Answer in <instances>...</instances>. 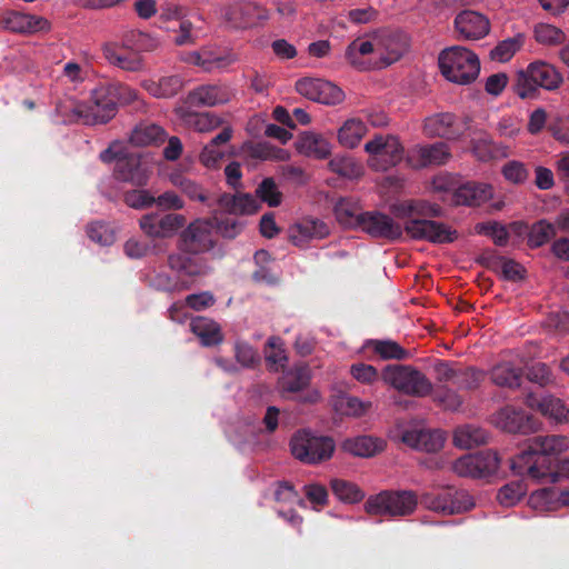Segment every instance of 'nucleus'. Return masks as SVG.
Returning a JSON list of instances; mask_svg holds the SVG:
<instances>
[{
	"instance_id": "f257e3e1",
	"label": "nucleus",
	"mask_w": 569,
	"mask_h": 569,
	"mask_svg": "<svg viewBox=\"0 0 569 569\" xmlns=\"http://www.w3.org/2000/svg\"><path fill=\"white\" fill-rule=\"evenodd\" d=\"M417 505L418 498L413 491H382L369 497L365 509L373 516L406 517L413 513Z\"/></svg>"
},
{
	"instance_id": "f03ea898",
	"label": "nucleus",
	"mask_w": 569,
	"mask_h": 569,
	"mask_svg": "<svg viewBox=\"0 0 569 569\" xmlns=\"http://www.w3.org/2000/svg\"><path fill=\"white\" fill-rule=\"evenodd\" d=\"M295 458L305 463H319L329 459L335 451V442L329 437L316 436L309 431H298L290 441Z\"/></svg>"
},
{
	"instance_id": "7ed1b4c3",
	"label": "nucleus",
	"mask_w": 569,
	"mask_h": 569,
	"mask_svg": "<svg viewBox=\"0 0 569 569\" xmlns=\"http://www.w3.org/2000/svg\"><path fill=\"white\" fill-rule=\"evenodd\" d=\"M382 380L410 396L425 397L432 390L430 380L422 372L408 366H387L382 371Z\"/></svg>"
},
{
	"instance_id": "20e7f679",
	"label": "nucleus",
	"mask_w": 569,
	"mask_h": 569,
	"mask_svg": "<svg viewBox=\"0 0 569 569\" xmlns=\"http://www.w3.org/2000/svg\"><path fill=\"white\" fill-rule=\"evenodd\" d=\"M365 151L369 154V167L377 171H386L403 159V147L390 134L375 136L365 144Z\"/></svg>"
},
{
	"instance_id": "39448f33",
	"label": "nucleus",
	"mask_w": 569,
	"mask_h": 569,
	"mask_svg": "<svg viewBox=\"0 0 569 569\" xmlns=\"http://www.w3.org/2000/svg\"><path fill=\"white\" fill-rule=\"evenodd\" d=\"M512 471L519 476H526L535 482H555L557 473L552 472V460L529 448L517 455L510 465Z\"/></svg>"
},
{
	"instance_id": "423d86ee",
	"label": "nucleus",
	"mask_w": 569,
	"mask_h": 569,
	"mask_svg": "<svg viewBox=\"0 0 569 569\" xmlns=\"http://www.w3.org/2000/svg\"><path fill=\"white\" fill-rule=\"evenodd\" d=\"M421 500L428 509L445 515L465 512L475 507L473 498L468 491L455 488H447L439 493H423Z\"/></svg>"
},
{
	"instance_id": "0eeeda50",
	"label": "nucleus",
	"mask_w": 569,
	"mask_h": 569,
	"mask_svg": "<svg viewBox=\"0 0 569 569\" xmlns=\"http://www.w3.org/2000/svg\"><path fill=\"white\" fill-rule=\"evenodd\" d=\"M376 66L388 68L399 61L409 49L406 33L390 30L377 31Z\"/></svg>"
},
{
	"instance_id": "6e6552de",
	"label": "nucleus",
	"mask_w": 569,
	"mask_h": 569,
	"mask_svg": "<svg viewBox=\"0 0 569 569\" xmlns=\"http://www.w3.org/2000/svg\"><path fill=\"white\" fill-rule=\"evenodd\" d=\"M405 231L413 239L428 240L435 243L452 242L457 231L430 219L412 218L405 224Z\"/></svg>"
},
{
	"instance_id": "1a4fd4ad",
	"label": "nucleus",
	"mask_w": 569,
	"mask_h": 569,
	"mask_svg": "<svg viewBox=\"0 0 569 569\" xmlns=\"http://www.w3.org/2000/svg\"><path fill=\"white\" fill-rule=\"evenodd\" d=\"M220 18L234 28H247L268 18L267 10L257 3L237 1L219 9Z\"/></svg>"
},
{
	"instance_id": "9d476101",
	"label": "nucleus",
	"mask_w": 569,
	"mask_h": 569,
	"mask_svg": "<svg viewBox=\"0 0 569 569\" xmlns=\"http://www.w3.org/2000/svg\"><path fill=\"white\" fill-rule=\"evenodd\" d=\"M297 91L319 103L338 104L343 101V91L330 81L306 77L296 83Z\"/></svg>"
},
{
	"instance_id": "9b49d317",
	"label": "nucleus",
	"mask_w": 569,
	"mask_h": 569,
	"mask_svg": "<svg viewBox=\"0 0 569 569\" xmlns=\"http://www.w3.org/2000/svg\"><path fill=\"white\" fill-rule=\"evenodd\" d=\"M451 158L445 142L416 144L406 154V162L413 169L446 164Z\"/></svg>"
},
{
	"instance_id": "f8f14e48",
	"label": "nucleus",
	"mask_w": 569,
	"mask_h": 569,
	"mask_svg": "<svg viewBox=\"0 0 569 569\" xmlns=\"http://www.w3.org/2000/svg\"><path fill=\"white\" fill-rule=\"evenodd\" d=\"M186 223L182 214L168 213L160 216L158 213H148L141 217L139 226L141 230L150 238L172 237Z\"/></svg>"
},
{
	"instance_id": "ddd939ff",
	"label": "nucleus",
	"mask_w": 569,
	"mask_h": 569,
	"mask_svg": "<svg viewBox=\"0 0 569 569\" xmlns=\"http://www.w3.org/2000/svg\"><path fill=\"white\" fill-rule=\"evenodd\" d=\"M210 224L203 220L190 223L180 234L178 249L198 254L212 248Z\"/></svg>"
},
{
	"instance_id": "4468645a",
	"label": "nucleus",
	"mask_w": 569,
	"mask_h": 569,
	"mask_svg": "<svg viewBox=\"0 0 569 569\" xmlns=\"http://www.w3.org/2000/svg\"><path fill=\"white\" fill-rule=\"evenodd\" d=\"M526 403L552 423H569V406L560 398L552 395L530 393L527 396Z\"/></svg>"
},
{
	"instance_id": "2eb2a0df",
	"label": "nucleus",
	"mask_w": 569,
	"mask_h": 569,
	"mask_svg": "<svg viewBox=\"0 0 569 569\" xmlns=\"http://www.w3.org/2000/svg\"><path fill=\"white\" fill-rule=\"evenodd\" d=\"M440 71H480L478 56L460 46L443 49L438 57Z\"/></svg>"
},
{
	"instance_id": "dca6fc26",
	"label": "nucleus",
	"mask_w": 569,
	"mask_h": 569,
	"mask_svg": "<svg viewBox=\"0 0 569 569\" xmlns=\"http://www.w3.org/2000/svg\"><path fill=\"white\" fill-rule=\"evenodd\" d=\"M0 28L16 33L32 34L49 31L51 24L40 16L10 11L0 16Z\"/></svg>"
},
{
	"instance_id": "f3484780",
	"label": "nucleus",
	"mask_w": 569,
	"mask_h": 569,
	"mask_svg": "<svg viewBox=\"0 0 569 569\" xmlns=\"http://www.w3.org/2000/svg\"><path fill=\"white\" fill-rule=\"evenodd\" d=\"M182 59L189 64L211 70L230 67L237 57L232 52L216 47H203L198 51L187 53Z\"/></svg>"
},
{
	"instance_id": "a211bd4d",
	"label": "nucleus",
	"mask_w": 569,
	"mask_h": 569,
	"mask_svg": "<svg viewBox=\"0 0 569 569\" xmlns=\"http://www.w3.org/2000/svg\"><path fill=\"white\" fill-rule=\"evenodd\" d=\"M232 97L229 89L217 84L200 86L190 91L178 104L193 108L214 107L228 102Z\"/></svg>"
},
{
	"instance_id": "6ab92c4d",
	"label": "nucleus",
	"mask_w": 569,
	"mask_h": 569,
	"mask_svg": "<svg viewBox=\"0 0 569 569\" xmlns=\"http://www.w3.org/2000/svg\"><path fill=\"white\" fill-rule=\"evenodd\" d=\"M150 171L141 161L140 154L132 153L116 159L114 176L118 180L131 182L134 186H144L149 180Z\"/></svg>"
},
{
	"instance_id": "aec40b11",
	"label": "nucleus",
	"mask_w": 569,
	"mask_h": 569,
	"mask_svg": "<svg viewBox=\"0 0 569 569\" xmlns=\"http://www.w3.org/2000/svg\"><path fill=\"white\" fill-rule=\"evenodd\" d=\"M455 27L459 34L467 40H479L490 31L489 19L480 12L465 10L455 19Z\"/></svg>"
},
{
	"instance_id": "412c9836",
	"label": "nucleus",
	"mask_w": 569,
	"mask_h": 569,
	"mask_svg": "<svg viewBox=\"0 0 569 569\" xmlns=\"http://www.w3.org/2000/svg\"><path fill=\"white\" fill-rule=\"evenodd\" d=\"M375 238L398 239L402 234V228L392 218L380 212H366L359 227Z\"/></svg>"
},
{
	"instance_id": "4be33fe9",
	"label": "nucleus",
	"mask_w": 569,
	"mask_h": 569,
	"mask_svg": "<svg viewBox=\"0 0 569 569\" xmlns=\"http://www.w3.org/2000/svg\"><path fill=\"white\" fill-rule=\"evenodd\" d=\"M192 108L177 103L173 109L178 119L189 129L207 133L216 130L223 123L222 119L218 116L210 112H196Z\"/></svg>"
},
{
	"instance_id": "5701e85b",
	"label": "nucleus",
	"mask_w": 569,
	"mask_h": 569,
	"mask_svg": "<svg viewBox=\"0 0 569 569\" xmlns=\"http://www.w3.org/2000/svg\"><path fill=\"white\" fill-rule=\"evenodd\" d=\"M209 207H218L222 213L229 214H253L260 208V202L249 193L231 196L223 193L214 200H209Z\"/></svg>"
},
{
	"instance_id": "b1692460",
	"label": "nucleus",
	"mask_w": 569,
	"mask_h": 569,
	"mask_svg": "<svg viewBox=\"0 0 569 569\" xmlns=\"http://www.w3.org/2000/svg\"><path fill=\"white\" fill-rule=\"evenodd\" d=\"M562 82L561 73H518L517 92L521 98H530L538 88L555 90Z\"/></svg>"
},
{
	"instance_id": "393cba45",
	"label": "nucleus",
	"mask_w": 569,
	"mask_h": 569,
	"mask_svg": "<svg viewBox=\"0 0 569 569\" xmlns=\"http://www.w3.org/2000/svg\"><path fill=\"white\" fill-rule=\"evenodd\" d=\"M168 266L177 273L187 277L204 276L211 270L204 258L181 250L168 256Z\"/></svg>"
},
{
	"instance_id": "a878e982",
	"label": "nucleus",
	"mask_w": 569,
	"mask_h": 569,
	"mask_svg": "<svg viewBox=\"0 0 569 569\" xmlns=\"http://www.w3.org/2000/svg\"><path fill=\"white\" fill-rule=\"evenodd\" d=\"M401 440L410 448L436 452L443 447L446 437L440 430L412 428L402 432Z\"/></svg>"
},
{
	"instance_id": "bb28decb",
	"label": "nucleus",
	"mask_w": 569,
	"mask_h": 569,
	"mask_svg": "<svg viewBox=\"0 0 569 569\" xmlns=\"http://www.w3.org/2000/svg\"><path fill=\"white\" fill-rule=\"evenodd\" d=\"M329 234L325 222L315 218H306L292 224L288 230L289 240L298 247H303L308 241L322 239Z\"/></svg>"
},
{
	"instance_id": "cd10ccee",
	"label": "nucleus",
	"mask_w": 569,
	"mask_h": 569,
	"mask_svg": "<svg viewBox=\"0 0 569 569\" xmlns=\"http://www.w3.org/2000/svg\"><path fill=\"white\" fill-rule=\"evenodd\" d=\"M392 213L398 218H420L427 219L431 217H439L441 209L439 206L430 203L425 200H405L392 204Z\"/></svg>"
},
{
	"instance_id": "c85d7f7f",
	"label": "nucleus",
	"mask_w": 569,
	"mask_h": 569,
	"mask_svg": "<svg viewBox=\"0 0 569 569\" xmlns=\"http://www.w3.org/2000/svg\"><path fill=\"white\" fill-rule=\"evenodd\" d=\"M423 132L427 137H443L452 139L460 136L462 131L456 123L453 114L439 113L426 118Z\"/></svg>"
},
{
	"instance_id": "c756f323",
	"label": "nucleus",
	"mask_w": 569,
	"mask_h": 569,
	"mask_svg": "<svg viewBox=\"0 0 569 569\" xmlns=\"http://www.w3.org/2000/svg\"><path fill=\"white\" fill-rule=\"evenodd\" d=\"M493 189L488 183L467 182L455 191V202L463 206H480L492 198Z\"/></svg>"
},
{
	"instance_id": "7c9ffc66",
	"label": "nucleus",
	"mask_w": 569,
	"mask_h": 569,
	"mask_svg": "<svg viewBox=\"0 0 569 569\" xmlns=\"http://www.w3.org/2000/svg\"><path fill=\"white\" fill-rule=\"evenodd\" d=\"M333 212L337 221L345 228H359L366 213L359 201L352 197L338 199Z\"/></svg>"
},
{
	"instance_id": "2f4dec72",
	"label": "nucleus",
	"mask_w": 569,
	"mask_h": 569,
	"mask_svg": "<svg viewBox=\"0 0 569 569\" xmlns=\"http://www.w3.org/2000/svg\"><path fill=\"white\" fill-rule=\"evenodd\" d=\"M529 448L549 459L569 450V437L565 435L536 436L528 440Z\"/></svg>"
},
{
	"instance_id": "473e14b6",
	"label": "nucleus",
	"mask_w": 569,
	"mask_h": 569,
	"mask_svg": "<svg viewBox=\"0 0 569 569\" xmlns=\"http://www.w3.org/2000/svg\"><path fill=\"white\" fill-rule=\"evenodd\" d=\"M297 149L300 153L317 159H325L331 153L330 142L323 136L311 131L300 134Z\"/></svg>"
},
{
	"instance_id": "72a5a7b5",
	"label": "nucleus",
	"mask_w": 569,
	"mask_h": 569,
	"mask_svg": "<svg viewBox=\"0 0 569 569\" xmlns=\"http://www.w3.org/2000/svg\"><path fill=\"white\" fill-rule=\"evenodd\" d=\"M190 330L200 339L204 347L217 346L223 340L220 326L206 317L193 318L190 322Z\"/></svg>"
},
{
	"instance_id": "f704fd0d",
	"label": "nucleus",
	"mask_w": 569,
	"mask_h": 569,
	"mask_svg": "<svg viewBox=\"0 0 569 569\" xmlns=\"http://www.w3.org/2000/svg\"><path fill=\"white\" fill-rule=\"evenodd\" d=\"M342 449L357 457L368 458L385 449V441L369 436H358L346 439Z\"/></svg>"
},
{
	"instance_id": "c9c22d12",
	"label": "nucleus",
	"mask_w": 569,
	"mask_h": 569,
	"mask_svg": "<svg viewBox=\"0 0 569 569\" xmlns=\"http://www.w3.org/2000/svg\"><path fill=\"white\" fill-rule=\"evenodd\" d=\"M377 31L359 37L351 41L345 51L346 59L352 67L361 64V58L373 54L376 57L377 49Z\"/></svg>"
},
{
	"instance_id": "e433bc0d",
	"label": "nucleus",
	"mask_w": 569,
	"mask_h": 569,
	"mask_svg": "<svg viewBox=\"0 0 569 569\" xmlns=\"http://www.w3.org/2000/svg\"><path fill=\"white\" fill-rule=\"evenodd\" d=\"M366 123L358 118L347 119L337 132V140L343 148L353 149L367 134Z\"/></svg>"
},
{
	"instance_id": "4c0bfd02",
	"label": "nucleus",
	"mask_w": 569,
	"mask_h": 569,
	"mask_svg": "<svg viewBox=\"0 0 569 569\" xmlns=\"http://www.w3.org/2000/svg\"><path fill=\"white\" fill-rule=\"evenodd\" d=\"M104 58L109 63L126 71H138L141 68V59L137 53L129 52L126 48L109 44L103 48Z\"/></svg>"
},
{
	"instance_id": "58836bf2",
	"label": "nucleus",
	"mask_w": 569,
	"mask_h": 569,
	"mask_svg": "<svg viewBox=\"0 0 569 569\" xmlns=\"http://www.w3.org/2000/svg\"><path fill=\"white\" fill-rule=\"evenodd\" d=\"M143 87L153 97L171 98L182 89L183 81L178 74H169L161 76L157 80H144Z\"/></svg>"
},
{
	"instance_id": "ea45409f",
	"label": "nucleus",
	"mask_w": 569,
	"mask_h": 569,
	"mask_svg": "<svg viewBox=\"0 0 569 569\" xmlns=\"http://www.w3.org/2000/svg\"><path fill=\"white\" fill-rule=\"evenodd\" d=\"M166 139L167 133L163 128L154 123H140L130 136V142L137 147L158 146Z\"/></svg>"
},
{
	"instance_id": "a19ab883",
	"label": "nucleus",
	"mask_w": 569,
	"mask_h": 569,
	"mask_svg": "<svg viewBox=\"0 0 569 569\" xmlns=\"http://www.w3.org/2000/svg\"><path fill=\"white\" fill-rule=\"evenodd\" d=\"M117 112V106L111 93L106 94L103 90L93 91V104L90 107V113L94 123H106L111 120Z\"/></svg>"
},
{
	"instance_id": "79ce46f5",
	"label": "nucleus",
	"mask_w": 569,
	"mask_h": 569,
	"mask_svg": "<svg viewBox=\"0 0 569 569\" xmlns=\"http://www.w3.org/2000/svg\"><path fill=\"white\" fill-rule=\"evenodd\" d=\"M527 417L522 411L506 407L493 415L495 426L507 432H525Z\"/></svg>"
},
{
	"instance_id": "37998d69",
	"label": "nucleus",
	"mask_w": 569,
	"mask_h": 569,
	"mask_svg": "<svg viewBox=\"0 0 569 569\" xmlns=\"http://www.w3.org/2000/svg\"><path fill=\"white\" fill-rule=\"evenodd\" d=\"M310 378L307 366L295 367L280 377L278 387L281 392H299L309 385Z\"/></svg>"
},
{
	"instance_id": "c03bdc74",
	"label": "nucleus",
	"mask_w": 569,
	"mask_h": 569,
	"mask_svg": "<svg viewBox=\"0 0 569 569\" xmlns=\"http://www.w3.org/2000/svg\"><path fill=\"white\" fill-rule=\"evenodd\" d=\"M487 440L488 432L480 427L471 425L458 427L453 433V443L463 449L483 445Z\"/></svg>"
},
{
	"instance_id": "a18cd8bd",
	"label": "nucleus",
	"mask_w": 569,
	"mask_h": 569,
	"mask_svg": "<svg viewBox=\"0 0 569 569\" xmlns=\"http://www.w3.org/2000/svg\"><path fill=\"white\" fill-rule=\"evenodd\" d=\"M332 407L335 411L340 415L361 417L370 410L371 402L362 401L357 397L342 393L332 399Z\"/></svg>"
},
{
	"instance_id": "49530a36",
	"label": "nucleus",
	"mask_w": 569,
	"mask_h": 569,
	"mask_svg": "<svg viewBox=\"0 0 569 569\" xmlns=\"http://www.w3.org/2000/svg\"><path fill=\"white\" fill-rule=\"evenodd\" d=\"M329 169L346 179H359L363 176L365 169L355 158L347 154H337L329 163Z\"/></svg>"
},
{
	"instance_id": "de8ad7c7",
	"label": "nucleus",
	"mask_w": 569,
	"mask_h": 569,
	"mask_svg": "<svg viewBox=\"0 0 569 569\" xmlns=\"http://www.w3.org/2000/svg\"><path fill=\"white\" fill-rule=\"evenodd\" d=\"M242 151L247 157L259 160L286 161L290 157L287 150L276 148L267 142L244 144Z\"/></svg>"
},
{
	"instance_id": "09e8293b",
	"label": "nucleus",
	"mask_w": 569,
	"mask_h": 569,
	"mask_svg": "<svg viewBox=\"0 0 569 569\" xmlns=\"http://www.w3.org/2000/svg\"><path fill=\"white\" fill-rule=\"evenodd\" d=\"M520 379L521 370L508 361L498 363L491 370V380L500 387H518Z\"/></svg>"
},
{
	"instance_id": "8fccbe9b",
	"label": "nucleus",
	"mask_w": 569,
	"mask_h": 569,
	"mask_svg": "<svg viewBox=\"0 0 569 569\" xmlns=\"http://www.w3.org/2000/svg\"><path fill=\"white\" fill-rule=\"evenodd\" d=\"M525 480H515L502 486L497 492V501L503 507L516 506L527 493Z\"/></svg>"
},
{
	"instance_id": "3c124183",
	"label": "nucleus",
	"mask_w": 569,
	"mask_h": 569,
	"mask_svg": "<svg viewBox=\"0 0 569 569\" xmlns=\"http://www.w3.org/2000/svg\"><path fill=\"white\" fill-rule=\"evenodd\" d=\"M168 179L171 184L179 188L191 200H198L201 202H207L209 200L201 187L194 181L184 177L180 171L170 172Z\"/></svg>"
},
{
	"instance_id": "603ef678",
	"label": "nucleus",
	"mask_w": 569,
	"mask_h": 569,
	"mask_svg": "<svg viewBox=\"0 0 569 569\" xmlns=\"http://www.w3.org/2000/svg\"><path fill=\"white\" fill-rule=\"evenodd\" d=\"M124 44L136 51H152L159 47L160 41L148 32L131 30L124 37Z\"/></svg>"
},
{
	"instance_id": "864d4df0",
	"label": "nucleus",
	"mask_w": 569,
	"mask_h": 569,
	"mask_svg": "<svg viewBox=\"0 0 569 569\" xmlns=\"http://www.w3.org/2000/svg\"><path fill=\"white\" fill-rule=\"evenodd\" d=\"M264 358L270 370L278 371L280 368L284 367L288 358L280 338L271 337L268 339L267 347L264 349Z\"/></svg>"
},
{
	"instance_id": "5fc2aeb1",
	"label": "nucleus",
	"mask_w": 569,
	"mask_h": 569,
	"mask_svg": "<svg viewBox=\"0 0 569 569\" xmlns=\"http://www.w3.org/2000/svg\"><path fill=\"white\" fill-rule=\"evenodd\" d=\"M556 227L547 220H540L532 224L528 234V244L531 248H538L547 243L556 236Z\"/></svg>"
},
{
	"instance_id": "6e6d98bb",
	"label": "nucleus",
	"mask_w": 569,
	"mask_h": 569,
	"mask_svg": "<svg viewBox=\"0 0 569 569\" xmlns=\"http://www.w3.org/2000/svg\"><path fill=\"white\" fill-rule=\"evenodd\" d=\"M331 489L335 496L343 502L355 503L363 498V492L357 485L342 479L332 480Z\"/></svg>"
},
{
	"instance_id": "4d7b16f0",
	"label": "nucleus",
	"mask_w": 569,
	"mask_h": 569,
	"mask_svg": "<svg viewBox=\"0 0 569 569\" xmlns=\"http://www.w3.org/2000/svg\"><path fill=\"white\" fill-rule=\"evenodd\" d=\"M535 39L543 46H556L561 43L566 34L565 32L549 23H538L533 29Z\"/></svg>"
},
{
	"instance_id": "13d9d810",
	"label": "nucleus",
	"mask_w": 569,
	"mask_h": 569,
	"mask_svg": "<svg viewBox=\"0 0 569 569\" xmlns=\"http://www.w3.org/2000/svg\"><path fill=\"white\" fill-rule=\"evenodd\" d=\"M373 351L381 359H406L409 352L392 340H376L372 342Z\"/></svg>"
},
{
	"instance_id": "bf43d9fd",
	"label": "nucleus",
	"mask_w": 569,
	"mask_h": 569,
	"mask_svg": "<svg viewBox=\"0 0 569 569\" xmlns=\"http://www.w3.org/2000/svg\"><path fill=\"white\" fill-rule=\"evenodd\" d=\"M557 502L556 492L551 488H542L533 491L528 499V505L537 511H548Z\"/></svg>"
},
{
	"instance_id": "052dcab7",
	"label": "nucleus",
	"mask_w": 569,
	"mask_h": 569,
	"mask_svg": "<svg viewBox=\"0 0 569 569\" xmlns=\"http://www.w3.org/2000/svg\"><path fill=\"white\" fill-rule=\"evenodd\" d=\"M503 178L513 184L525 183L529 178V171L525 163L510 160L501 169Z\"/></svg>"
},
{
	"instance_id": "680f3d73",
	"label": "nucleus",
	"mask_w": 569,
	"mask_h": 569,
	"mask_svg": "<svg viewBox=\"0 0 569 569\" xmlns=\"http://www.w3.org/2000/svg\"><path fill=\"white\" fill-rule=\"evenodd\" d=\"M477 459V470L479 477L488 476L495 473L500 465V459L497 452L491 450L480 451L473 453Z\"/></svg>"
},
{
	"instance_id": "e2e57ef3",
	"label": "nucleus",
	"mask_w": 569,
	"mask_h": 569,
	"mask_svg": "<svg viewBox=\"0 0 569 569\" xmlns=\"http://www.w3.org/2000/svg\"><path fill=\"white\" fill-rule=\"evenodd\" d=\"M520 48V41L516 38H509L499 42L491 51L490 59L497 62L509 61L516 51Z\"/></svg>"
},
{
	"instance_id": "0e129e2a",
	"label": "nucleus",
	"mask_w": 569,
	"mask_h": 569,
	"mask_svg": "<svg viewBox=\"0 0 569 569\" xmlns=\"http://www.w3.org/2000/svg\"><path fill=\"white\" fill-rule=\"evenodd\" d=\"M258 197L270 207H277L281 203V193L271 178L264 179L256 190Z\"/></svg>"
},
{
	"instance_id": "69168bd1",
	"label": "nucleus",
	"mask_w": 569,
	"mask_h": 569,
	"mask_svg": "<svg viewBox=\"0 0 569 569\" xmlns=\"http://www.w3.org/2000/svg\"><path fill=\"white\" fill-rule=\"evenodd\" d=\"M483 377L485 376L482 372L473 368L459 370L457 375V380H455V385L460 389H475L483 380Z\"/></svg>"
},
{
	"instance_id": "338daca9",
	"label": "nucleus",
	"mask_w": 569,
	"mask_h": 569,
	"mask_svg": "<svg viewBox=\"0 0 569 569\" xmlns=\"http://www.w3.org/2000/svg\"><path fill=\"white\" fill-rule=\"evenodd\" d=\"M350 375L359 382L371 385L379 378L377 369L371 365L355 363L350 367Z\"/></svg>"
},
{
	"instance_id": "774afa93",
	"label": "nucleus",
	"mask_w": 569,
	"mask_h": 569,
	"mask_svg": "<svg viewBox=\"0 0 569 569\" xmlns=\"http://www.w3.org/2000/svg\"><path fill=\"white\" fill-rule=\"evenodd\" d=\"M124 201L131 208L143 209L154 204V197L148 190H133L126 193Z\"/></svg>"
}]
</instances>
